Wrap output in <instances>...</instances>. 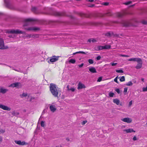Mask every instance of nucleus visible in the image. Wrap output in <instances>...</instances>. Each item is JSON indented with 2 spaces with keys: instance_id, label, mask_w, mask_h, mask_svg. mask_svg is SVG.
I'll return each mask as SVG.
<instances>
[{
  "instance_id": "obj_21",
  "label": "nucleus",
  "mask_w": 147,
  "mask_h": 147,
  "mask_svg": "<svg viewBox=\"0 0 147 147\" xmlns=\"http://www.w3.org/2000/svg\"><path fill=\"white\" fill-rule=\"evenodd\" d=\"M31 10L34 13H38V11L36 7H32Z\"/></svg>"
},
{
  "instance_id": "obj_43",
  "label": "nucleus",
  "mask_w": 147,
  "mask_h": 147,
  "mask_svg": "<svg viewBox=\"0 0 147 147\" xmlns=\"http://www.w3.org/2000/svg\"><path fill=\"white\" fill-rule=\"evenodd\" d=\"M143 91L144 92H145L147 91V87L146 86V87H143Z\"/></svg>"
},
{
  "instance_id": "obj_39",
  "label": "nucleus",
  "mask_w": 147,
  "mask_h": 147,
  "mask_svg": "<svg viewBox=\"0 0 147 147\" xmlns=\"http://www.w3.org/2000/svg\"><path fill=\"white\" fill-rule=\"evenodd\" d=\"M5 129H0V134H3L5 133Z\"/></svg>"
},
{
  "instance_id": "obj_59",
  "label": "nucleus",
  "mask_w": 147,
  "mask_h": 147,
  "mask_svg": "<svg viewBox=\"0 0 147 147\" xmlns=\"http://www.w3.org/2000/svg\"><path fill=\"white\" fill-rule=\"evenodd\" d=\"M67 90H68V91H69L70 89L69 88V85H68L67 86Z\"/></svg>"
},
{
  "instance_id": "obj_28",
  "label": "nucleus",
  "mask_w": 147,
  "mask_h": 147,
  "mask_svg": "<svg viewBox=\"0 0 147 147\" xmlns=\"http://www.w3.org/2000/svg\"><path fill=\"white\" fill-rule=\"evenodd\" d=\"M21 141L20 140H19V141H17L15 140V143L18 145H21Z\"/></svg>"
},
{
  "instance_id": "obj_54",
  "label": "nucleus",
  "mask_w": 147,
  "mask_h": 147,
  "mask_svg": "<svg viewBox=\"0 0 147 147\" xmlns=\"http://www.w3.org/2000/svg\"><path fill=\"white\" fill-rule=\"evenodd\" d=\"M133 140H134V141H135V140H137V137L136 136H134L133 138Z\"/></svg>"
},
{
  "instance_id": "obj_61",
  "label": "nucleus",
  "mask_w": 147,
  "mask_h": 147,
  "mask_svg": "<svg viewBox=\"0 0 147 147\" xmlns=\"http://www.w3.org/2000/svg\"><path fill=\"white\" fill-rule=\"evenodd\" d=\"M88 1L90 2H93L94 1V0H88Z\"/></svg>"
},
{
  "instance_id": "obj_10",
  "label": "nucleus",
  "mask_w": 147,
  "mask_h": 147,
  "mask_svg": "<svg viewBox=\"0 0 147 147\" xmlns=\"http://www.w3.org/2000/svg\"><path fill=\"white\" fill-rule=\"evenodd\" d=\"M0 108L5 110L9 111L11 110V109L10 108L2 104H0Z\"/></svg>"
},
{
  "instance_id": "obj_53",
  "label": "nucleus",
  "mask_w": 147,
  "mask_h": 147,
  "mask_svg": "<svg viewBox=\"0 0 147 147\" xmlns=\"http://www.w3.org/2000/svg\"><path fill=\"white\" fill-rule=\"evenodd\" d=\"M75 89L73 88H71L69 89V90H71L72 92H74L75 91Z\"/></svg>"
},
{
  "instance_id": "obj_44",
  "label": "nucleus",
  "mask_w": 147,
  "mask_h": 147,
  "mask_svg": "<svg viewBox=\"0 0 147 147\" xmlns=\"http://www.w3.org/2000/svg\"><path fill=\"white\" fill-rule=\"evenodd\" d=\"M101 58V57L100 55H99L96 57V59L97 60H100Z\"/></svg>"
},
{
  "instance_id": "obj_1",
  "label": "nucleus",
  "mask_w": 147,
  "mask_h": 147,
  "mask_svg": "<svg viewBox=\"0 0 147 147\" xmlns=\"http://www.w3.org/2000/svg\"><path fill=\"white\" fill-rule=\"evenodd\" d=\"M50 90L52 95L55 97H58V92L57 90L58 87L54 84L51 83L50 85Z\"/></svg>"
},
{
  "instance_id": "obj_57",
  "label": "nucleus",
  "mask_w": 147,
  "mask_h": 147,
  "mask_svg": "<svg viewBox=\"0 0 147 147\" xmlns=\"http://www.w3.org/2000/svg\"><path fill=\"white\" fill-rule=\"evenodd\" d=\"M95 50L96 51H99V50H97L98 49V47H95Z\"/></svg>"
},
{
  "instance_id": "obj_29",
  "label": "nucleus",
  "mask_w": 147,
  "mask_h": 147,
  "mask_svg": "<svg viewBox=\"0 0 147 147\" xmlns=\"http://www.w3.org/2000/svg\"><path fill=\"white\" fill-rule=\"evenodd\" d=\"M125 80V77L124 76H122L120 79V81L121 82H123Z\"/></svg>"
},
{
  "instance_id": "obj_35",
  "label": "nucleus",
  "mask_w": 147,
  "mask_h": 147,
  "mask_svg": "<svg viewBox=\"0 0 147 147\" xmlns=\"http://www.w3.org/2000/svg\"><path fill=\"white\" fill-rule=\"evenodd\" d=\"M27 36L29 38H30V37L34 38L35 37V36L34 35H32L31 34H28L27 35Z\"/></svg>"
},
{
  "instance_id": "obj_8",
  "label": "nucleus",
  "mask_w": 147,
  "mask_h": 147,
  "mask_svg": "<svg viewBox=\"0 0 147 147\" xmlns=\"http://www.w3.org/2000/svg\"><path fill=\"white\" fill-rule=\"evenodd\" d=\"M138 64L135 67V68L137 69H139L141 68L142 66V59H140L139 61L137 62Z\"/></svg>"
},
{
  "instance_id": "obj_56",
  "label": "nucleus",
  "mask_w": 147,
  "mask_h": 147,
  "mask_svg": "<svg viewBox=\"0 0 147 147\" xmlns=\"http://www.w3.org/2000/svg\"><path fill=\"white\" fill-rule=\"evenodd\" d=\"M92 42H94L96 41V40L94 39H92Z\"/></svg>"
},
{
  "instance_id": "obj_36",
  "label": "nucleus",
  "mask_w": 147,
  "mask_h": 147,
  "mask_svg": "<svg viewBox=\"0 0 147 147\" xmlns=\"http://www.w3.org/2000/svg\"><path fill=\"white\" fill-rule=\"evenodd\" d=\"M116 72L117 73H123V71L122 69L120 70H116Z\"/></svg>"
},
{
  "instance_id": "obj_45",
  "label": "nucleus",
  "mask_w": 147,
  "mask_h": 147,
  "mask_svg": "<svg viewBox=\"0 0 147 147\" xmlns=\"http://www.w3.org/2000/svg\"><path fill=\"white\" fill-rule=\"evenodd\" d=\"M102 80V77H99L98 78V79L97 81L98 82H100Z\"/></svg>"
},
{
  "instance_id": "obj_33",
  "label": "nucleus",
  "mask_w": 147,
  "mask_h": 147,
  "mask_svg": "<svg viewBox=\"0 0 147 147\" xmlns=\"http://www.w3.org/2000/svg\"><path fill=\"white\" fill-rule=\"evenodd\" d=\"M133 84V83L131 81H129L128 82L127 84H126V85L127 86H131Z\"/></svg>"
},
{
  "instance_id": "obj_49",
  "label": "nucleus",
  "mask_w": 147,
  "mask_h": 147,
  "mask_svg": "<svg viewBox=\"0 0 147 147\" xmlns=\"http://www.w3.org/2000/svg\"><path fill=\"white\" fill-rule=\"evenodd\" d=\"M87 122V121H83L82 123V125H84Z\"/></svg>"
},
{
  "instance_id": "obj_47",
  "label": "nucleus",
  "mask_w": 147,
  "mask_h": 147,
  "mask_svg": "<svg viewBox=\"0 0 147 147\" xmlns=\"http://www.w3.org/2000/svg\"><path fill=\"white\" fill-rule=\"evenodd\" d=\"M142 22L143 24H147V22L145 20L142 21Z\"/></svg>"
},
{
  "instance_id": "obj_18",
  "label": "nucleus",
  "mask_w": 147,
  "mask_h": 147,
  "mask_svg": "<svg viewBox=\"0 0 147 147\" xmlns=\"http://www.w3.org/2000/svg\"><path fill=\"white\" fill-rule=\"evenodd\" d=\"M8 91V90L7 89L3 88L0 87V93L4 94Z\"/></svg>"
},
{
  "instance_id": "obj_14",
  "label": "nucleus",
  "mask_w": 147,
  "mask_h": 147,
  "mask_svg": "<svg viewBox=\"0 0 147 147\" xmlns=\"http://www.w3.org/2000/svg\"><path fill=\"white\" fill-rule=\"evenodd\" d=\"M78 89H80L83 88H86V86L84 84L80 82L78 84Z\"/></svg>"
},
{
  "instance_id": "obj_50",
  "label": "nucleus",
  "mask_w": 147,
  "mask_h": 147,
  "mask_svg": "<svg viewBox=\"0 0 147 147\" xmlns=\"http://www.w3.org/2000/svg\"><path fill=\"white\" fill-rule=\"evenodd\" d=\"M117 77H118V76H117V77H116V78L114 79V81L115 82L118 83V82H117Z\"/></svg>"
},
{
  "instance_id": "obj_63",
  "label": "nucleus",
  "mask_w": 147,
  "mask_h": 147,
  "mask_svg": "<svg viewBox=\"0 0 147 147\" xmlns=\"http://www.w3.org/2000/svg\"><path fill=\"white\" fill-rule=\"evenodd\" d=\"M66 140H67V141H69V139L68 138H66Z\"/></svg>"
},
{
  "instance_id": "obj_12",
  "label": "nucleus",
  "mask_w": 147,
  "mask_h": 147,
  "mask_svg": "<svg viewBox=\"0 0 147 147\" xmlns=\"http://www.w3.org/2000/svg\"><path fill=\"white\" fill-rule=\"evenodd\" d=\"M105 36L108 37H110L113 36H114L113 32L112 31H109L105 33Z\"/></svg>"
},
{
  "instance_id": "obj_23",
  "label": "nucleus",
  "mask_w": 147,
  "mask_h": 147,
  "mask_svg": "<svg viewBox=\"0 0 147 147\" xmlns=\"http://www.w3.org/2000/svg\"><path fill=\"white\" fill-rule=\"evenodd\" d=\"M11 113L12 115H13L15 116H17L18 115L19 113L18 112H16L15 111H13L11 112Z\"/></svg>"
},
{
  "instance_id": "obj_30",
  "label": "nucleus",
  "mask_w": 147,
  "mask_h": 147,
  "mask_svg": "<svg viewBox=\"0 0 147 147\" xmlns=\"http://www.w3.org/2000/svg\"><path fill=\"white\" fill-rule=\"evenodd\" d=\"M98 50L99 51L102 50L104 49V46H98Z\"/></svg>"
},
{
  "instance_id": "obj_4",
  "label": "nucleus",
  "mask_w": 147,
  "mask_h": 147,
  "mask_svg": "<svg viewBox=\"0 0 147 147\" xmlns=\"http://www.w3.org/2000/svg\"><path fill=\"white\" fill-rule=\"evenodd\" d=\"M8 48L7 46H5L4 45V42L3 39L0 38V49H4Z\"/></svg>"
},
{
  "instance_id": "obj_17",
  "label": "nucleus",
  "mask_w": 147,
  "mask_h": 147,
  "mask_svg": "<svg viewBox=\"0 0 147 147\" xmlns=\"http://www.w3.org/2000/svg\"><path fill=\"white\" fill-rule=\"evenodd\" d=\"M140 58H131L128 59L129 61H139Z\"/></svg>"
},
{
  "instance_id": "obj_41",
  "label": "nucleus",
  "mask_w": 147,
  "mask_h": 147,
  "mask_svg": "<svg viewBox=\"0 0 147 147\" xmlns=\"http://www.w3.org/2000/svg\"><path fill=\"white\" fill-rule=\"evenodd\" d=\"M127 88L125 87L124 88V90L123 91V92L125 94V93H126L127 92Z\"/></svg>"
},
{
  "instance_id": "obj_6",
  "label": "nucleus",
  "mask_w": 147,
  "mask_h": 147,
  "mask_svg": "<svg viewBox=\"0 0 147 147\" xmlns=\"http://www.w3.org/2000/svg\"><path fill=\"white\" fill-rule=\"evenodd\" d=\"M34 20L32 19L28 18L25 19L24 20V22L23 25L24 26H27L29 25L28 22L33 21Z\"/></svg>"
},
{
  "instance_id": "obj_16",
  "label": "nucleus",
  "mask_w": 147,
  "mask_h": 147,
  "mask_svg": "<svg viewBox=\"0 0 147 147\" xmlns=\"http://www.w3.org/2000/svg\"><path fill=\"white\" fill-rule=\"evenodd\" d=\"M127 14L126 11H124L123 13H118L117 14V16L119 18H122L124 16Z\"/></svg>"
},
{
  "instance_id": "obj_3",
  "label": "nucleus",
  "mask_w": 147,
  "mask_h": 147,
  "mask_svg": "<svg viewBox=\"0 0 147 147\" xmlns=\"http://www.w3.org/2000/svg\"><path fill=\"white\" fill-rule=\"evenodd\" d=\"M59 56L54 55L50 57L49 61H48V62L50 63V62L53 63L55 62L58 60Z\"/></svg>"
},
{
  "instance_id": "obj_2",
  "label": "nucleus",
  "mask_w": 147,
  "mask_h": 147,
  "mask_svg": "<svg viewBox=\"0 0 147 147\" xmlns=\"http://www.w3.org/2000/svg\"><path fill=\"white\" fill-rule=\"evenodd\" d=\"M7 32L9 33L16 34H24L25 33V32L20 30L18 29H17L16 30L12 29L11 30H9L7 31Z\"/></svg>"
},
{
  "instance_id": "obj_24",
  "label": "nucleus",
  "mask_w": 147,
  "mask_h": 147,
  "mask_svg": "<svg viewBox=\"0 0 147 147\" xmlns=\"http://www.w3.org/2000/svg\"><path fill=\"white\" fill-rule=\"evenodd\" d=\"M78 53H82V54H86V53L82 51H79L78 52H77L76 53H74L72 55H75L76 54H78Z\"/></svg>"
},
{
  "instance_id": "obj_9",
  "label": "nucleus",
  "mask_w": 147,
  "mask_h": 147,
  "mask_svg": "<svg viewBox=\"0 0 147 147\" xmlns=\"http://www.w3.org/2000/svg\"><path fill=\"white\" fill-rule=\"evenodd\" d=\"M53 14L56 16H61L64 15V14L62 12H58L56 11H53Z\"/></svg>"
},
{
  "instance_id": "obj_46",
  "label": "nucleus",
  "mask_w": 147,
  "mask_h": 147,
  "mask_svg": "<svg viewBox=\"0 0 147 147\" xmlns=\"http://www.w3.org/2000/svg\"><path fill=\"white\" fill-rule=\"evenodd\" d=\"M109 3L108 2H105L104 3H103V5H105V6H107L109 5Z\"/></svg>"
},
{
  "instance_id": "obj_38",
  "label": "nucleus",
  "mask_w": 147,
  "mask_h": 147,
  "mask_svg": "<svg viewBox=\"0 0 147 147\" xmlns=\"http://www.w3.org/2000/svg\"><path fill=\"white\" fill-rule=\"evenodd\" d=\"M114 94L113 93L111 92H110L109 94V96L111 97H113Z\"/></svg>"
},
{
  "instance_id": "obj_58",
  "label": "nucleus",
  "mask_w": 147,
  "mask_h": 147,
  "mask_svg": "<svg viewBox=\"0 0 147 147\" xmlns=\"http://www.w3.org/2000/svg\"><path fill=\"white\" fill-rule=\"evenodd\" d=\"M94 5L92 4V5H91L89 6V7H94Z\"/></svg>"
},
{
  "instance_id": "obj_42",
  "label": "nucleus",
  "mask_w": 147,
  "mask_h": 147,
  "mask_svg": "<svg viewBox=\"0 0 147 147\" xmlns=\"http://www.w3.org/2000/svg\"><path fill=\"white\" fill-rule=\"evenodd\" d=\"M115 91L119 94L120 93V90L119 88H116L115 89Z\"/></svg>"
},
{
  "instance_id": "obj_51",
  "label": "nucleus",
  "mask_w": 147,
  "mask_h": 147,
  "mask_svg": "<svg viewBox=\"0 0 147 147\" xmlns=\"http://www.w3.org/2000/svg\"><path fill=\"white\" fill-rule=\"evenodd\" d=\"M132 101L131 100L130 101L129 103V106L130 107L132 104Z\"/></svg>"
},
{
  "instance_id": "obj_11",
  "label": "nucleus",
  "mask_w": 147,
  "mask_h": 147,
  "mask_svg": "<svg viewBox=\"0 0 147 147\" xmlns=\"http://www.w3.org/2000/svg\"><path fill=\"white\" fill-rule=\"evenodd\" d=\"M121 120L125 122H126L128 123H130L132 121L131 119L128 117L124 118L122 119H121Z\"/></svg>"
},
{
  "instance_id": "obj_32",
  "label": "nucleus",
  "mask_w": 147,
  "mask_h": 147,
  "mask_svg": "<svg viewBox=\"0 0 147 147\" xmlns=\"http://www.w3.org/2000/svg\"><path fill=\"white\" fill-rule=\"evenodd\" d=\"M88 62L90 64H92L94 63L93 60L91 59H88Z\"/></svg>"
},
{
  "instance_id": "obj_62",
  "label": "nucleus",
  "mask_w": 147,
  "mask_h": 147,
  "mask_svg": "<svg viewBox=\"0 0 147 147\" xmlns=\"http://www.w3.org/2000/svg\"><path fill=\"white\" fill-rule=\"evenodd\" d=\"M34 99V98L31 97L30 99V101H31L32 99Z\"/></svg>"
},
{
  "instance_id": "obj_25",
  "label": "nucleus",
  "mask_w": 147,
  "mask_h": 147,
  "mask_svg": "<svg viewBox=\"0 0 147 147\" xmlns=\"http://www.w3.org/2000/svg\"><path fill=\"white\" fill-rule=\"evenodd\" d=\"M76 60L75 59H71L69 60V63L74 64L76 62Z\"/></svg>"
},
{
  "instance_id": "obj_40",
  "label": "nucleus",
  "mask_w": 147,
  "mask_h": 147,
  "mask_svg": "<svg viewBox=\"0 0 147 147\" xmlns=\"http://www.w3.org/2000/svg\"><path fill=\"white\" fill-rule=\"evenodd\" d=\"M28 144L27 143L25 142L24 141L21 142V145H26Z\"/></svg>"
},
{
  "instance_id": "obj_55",
  "label": "nucleus",
  "mask_w": 147,
  "mask_h": 147,
  "mask_svg": "<svg viewBox=\"0 0 147 147\" xmlns=\"http://www.w3.org/2000/svg\"><path fill=\"white\" fill-rule=\"evenodd\" d=\"M83 65H84V63H82L81 65H78V66L80 67H81L83 66Z\"/></svg>"
},
{
  "instance_id": "obj_7",
  "label": "nucleus",
  "mask_w": 147,
  "mask_h": 147,
  "mask_svg": "<svg viewBox=\"0 0 147 147\" xmlns=\"http://www.w3.org/2000/svg\"><path fill=\"white\" fill-rule=\"evenodd\" d=\"M24 29L28 31H36L39 30V28L36 27H30L28 28H25Z\"/></svg>"
},
{
  "instance_id": "obj_13",
  "label": "nucleus",
  "mask_w": 147,
  "mask_h": 147,
  "mask_svg": "<svg viewBox=\"0 0 147 147\" xmlns=\"http://www.w3.org/2000/svg\"><path fill=\"white\" fill-rule=\"evenodd\" d=\"M21 86V83L20 82H16L15 83H14L11 84L10 86L12 87H17L18 88V87L19 86Z\"/></svg>"
},
{
  "instance_id": "obj_34",
  "label": "nucleus",
  "mask_w": 147,
  "mask_h": 147,
  "mask_svg": "<svg viewBox=\"0 0 147 147\" xmlns=\"http://www.w3.org/2000/svg\"><path fill=\"white\" fill-rule=\"evenodd\" d=\"M132 3V1H129L127 2H125V3H123V4H125V5H128L130 4H131Z\"/></svg>"
},
{
  "instance_id": "obj_15",
  "label": "nucleus",
  "mask_w": 147,
  "mask_h": 147,
  "mask_svg": "<svg viewBox=\"0 0 147 147\" xmlns=\"http://www.w3.org/2000/svg\"><path fill=\"white\" fill-rule=\"evenodd\" d=\"M123 132H125L126 133H130L132 132H135V131L132 128H129L127 129H124Z\"/></svg>"
},
{
  "instance_id": "obj_48",
  "label": "nucleus",
  "mask_w": 147,
  "mask_h": 147,
  "mask_svg": "<svg viewBox=\"0 0 147 147\" xmlns=\"http://www.w3.org/2000/svg\"><path fill=\"white\" fill-rule=\"evenodd\" d=\"M117 64V63H111L110 64H111L112 66H114L116 65Z\"/></svg>"
},
{
  "instance_id": "obj_20",
  "label": "nucleus",
  "mask_w": 147,
  "mask_h": 147,
  "mask_svg": "<svg viewBox=\"0 0 147 147\" xmlns=\"http://www.w3.org/2000/svg\"><path fill=\"white\" fill-rule=\"evenodd\" d=\"M49 108L51 111L54 112L56 110V108L55 107V106L52 105H50L49 107Z\"/></svg>"
},
{
  "instance_id": "obj_26",
  "label": "nucleus",
  "mask_w": 147,
  "mask_h": 147,
  "mask_svg": "<svg viewBox=\"0 0 147 147\" xmlns=\"http://www.w3.org/2000/svg\"><path fill=\"white\" fill-rule=\"evenodd\" d=\"M111 46L110 45H106L104 46V49H109L111 48Z\"/></svg>"
},
{
  "instance_id": "obj_31",
  "label": "nucleus",
  "mask_w": 147,
  "mask_h": 147,
  "mask_svg": "<svg viewBox=\"0 0 147 147\" xmlns=\"http://www.w3.org/2000/svg\"><path fill=\"white\" fill-rule=\"evenodd\" d=\"M124 26H129L130 24L129 23L125 22L124 23Z\"/></svg>"
},
{
  "instance_id": "obj_37",
  "label": "nucleus",
  "mask_w": 147,
  "mask_h": 147,
  "mask_svg": "<svg viewBox=\"0 0 147 147\" xmlns=\"http://www.w3.org/2000/svg\"><path fill=\"white\" fill-rule=\"evenodd\" d=\"M41 125L42 127H44L45 126V122L43 121H41Z\"/></svg>"
},
{
  "instance_id": "obj_5",
  "label": "nucleus",
  "mask_w": 147,
  "mask_h": 147,
  "mask_svg": "<svg viewBox=\"0 0 147 147\" xmlns=\"http://www.w3.org/2000/svg\"><path fill=\"white\" fill-rule=\"evenodd\" d=\"M4 3L6 7L9 8L10 9H13L14 8L13 6L7 0H4Z\"/></svg>"
},
{
  "instance_id": "obj_64",
  "label": "nucleus",
  "mask_w": 147,
  "mask_h": 147,
  "mask_svg": "<svg viewBox=\"0 0 147 147\" xmlns=\"http://www.w3.org/2000/svg\"><path fill=\"white\" fill-rule=\"evenodd\" d=\"M2 141V139L1 138H0V141Z\"/></svg>"
},
{
  "instance_id": "obj_52",
  "label": "nucleus",
  "mask_w": 147,
  "mask_h": 147,
  "mask_svg": "<svg viewBox=\"0 0 147 147\" xmlns=\"http://www.w3.org/2000/svg\"><path fill=\"white\" fill-rule=\"evenodd\" d=\"M121 56L122 57H129V56L128 55H121Z\"/></svg>"
},
{
  "instance_id": "obj_22",
  "label": "nucleus",
  "mask_w": 147,
  "mask_h": 147,
  "mask_svg": "<svg viewBox=\"0 0 147 147\" xmlns=\"http://www.w3.org/2000/svg\"><path fill=\"white\" fill-rule=\"evenodd\" d=\"M113 102L114 103L116 104L117 105H118L120 103V100L117 99H113Z\"/></svg>"
},
{
  "instance_id": "obj_19",
  "label": "nucleus",
  "mask_w": 147,
  "mask_h": 147,
  "mask_svg": "<svg viewBox=\"0 0 147 147\" xmlns=\"http://www.w3.org/2000/svg\"><path fill=\"white\" fill-rule=\"evenodd\" d=\"M89 70L92 73H96L97 72L96 69L94 67H90L89 68Z\"/></svg>"
},
{
  "instance_id": "obj_27",
  "label": "nucleus",
  "mask_w": 147,
  "mask_h": 147,
  "mask_svg": "<svg viewBox=\"0 0 147 147\" xmlns=\"http://www.w3.org/2000/svg\"><path fill=\"white\" fill-rule=\"evenodd\" d=\"M27 95V93H23L22 94L20 95V96L21 98H23V97H26Z\"/></svg>"
},
{
  "instance_id": "obj_60",
  "label": "nucleus",
  "mask_w": 147,
  "mask_h": 147,
  "mask_svg": "<svg viewBox=\"0 0 147 147\" xmlns=\"http://www.w3.org/2000/svg\"><path fill=\"white\" fill-rule=\"evenodd\" d=\"M92 41V39H90L88 40V42H90Z\"/></svg>"
}]
</instances>
